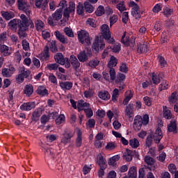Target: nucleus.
Masks as SVG:
<instances>
[{"mask_svg": "<svg viewBox=\"0 0 178 178\" xmlns=\"http://www.w3.org/2000/svg\"><path fill=\"white\" fill-rule=\"evenodd\" d=\"M21 19H13L10 21L8 23V27L13 31H16L17 30V24L19 27L18 35L19 38H26L27 37V33L26 31L29 30V26H31V27H34V23H33V20L29 19L27 17L24 15V14H22L20 15Z\"/></svg>", "mask_w": 178, "mask_h": 178, "instance_id": "nucleus-1", "label": "nucleus"}, {"mask_svg": "<svg viewBox=\"0 0 178 178\" xmlns=\"http://www.w3.org/2000/svg\"><path fill=\"white\" fill-rule=\"evenodd\" d=\"M148 123H149V116L148 115L146 114L143 118L140 115H136L134 118L133 127L134 130L138 131L141 130L143 124V126H147Z\"/></svg>", "mask_w": 178, "mask_h": 178, "instance_id": "nucleus-2", "label": "nucleus"}, {"mask_svg": "<svg viewBox=\"0 0 178 178\" xmlns=\"http://www.w3.org/2000/svg\"><path fill=\"white\" fill-rule=\"evenodd\" d=\"M100 33L103 38H104V40H106L108 44H113V42H115V39L112 38V33H111V29H109V26L108 24H104L102 25L100 28Z\"/></svg>", "mask_w": 178, "mask_h": 178, "instance_id": "nucleus-3", "label": "nucleus"}, {"mask_svg": "<svg viewBox=\"0 0 178 178\" xmlns=\"http://www.w3.org/2000/svg\"><path fill=\"white\" fill-rule=\"evenodd\" d=\"M78 40L81 44L83 45H91V38L90 33L86 30H80L77 31Z\"/></svg>", "mask_w": 178, "mask_h": 178, "instance_id": "nucleus-4", "label": "nucleus"}, {"mask_svg": "<svg viewBox=\"0 0 178 178\" xmlns=\"http://www.w3.org/2000/svg\"><path fill=\"white\" fill-rule=\"evenodd\" d=\"M92 56V52L91 51V49H88V47H85V49L79 53L77 55V58L79 62H87L90 58Z\"/></svg>", "mask_w": 178, "mask_h": 178, "instance_id": "nucleus-5", "label": "nucleus"}, {"mask_svg": "<svg viewBox=\"0 0 178 178\" xmlns=\"http://www.w3.org/2000/svg\"><path fill=\"white\" fill-rule=\"evenodd\" d=\"M18 9L24 12L26 15L30 16L31 15V8L27 0H17Z\"/></svg>", "mask_w": 178, "mask_h": 178, "instance_id": "nucleus-6", "label": "nucleus"}, {"mask_svg": "<svg viewBox=\"0 0 178 178\" xmlns=\"http://www.w3.org/2000/svg\"><path fill=\"white\" fill-rule=\"evenodd\" d=\"M54 59L57 63H59V65H65V67L67 69L70 67V62L69 61V58L63 57V54H62V53H57L54 56Z\"/></svg>", "mask_w": 178, "mask_h": 178, "instance_id": "nucleus-7", "label": "nucleus"}, {"mask_svg": "<svg viewBox=\"0 0 178 178\" xmlns=\"http://www.w3.org/2000/svg\"><path fill=\"white\" fill-rule=\"evenodd\" d=\"M92 48L95 54H98V52H99V49L102 50L105 48V42H104V40L102 38H97L93 42Z\"/></svg>", "mask_w": 178, "mask_h": 178, "instance_id": "nucleus-8", "label": "nucleus"}, {"mask_svg": "<svg viewBox=\"0 0 178 178\" xmlns=\"http://www.w3.org/2000/svg\"><path fill=\"white\" fill-rule=\"evenodd\" d=\"M121 42H122L125 47H133L136 45V37L131 36V39H129V36L126 35V32H124L122 37Z\"/></svg>", "mask_w": 178, "mask_h": 178, "instance_id": "nucleus-9", "label": "nucleus"}, {"mask_svg": "<svg viewBox=\"0 0 178 178\" xmlns=\"http://www.w3.org/2000/svg\"><path fill=\"white\" fill-rule=\"evenodd\" d=\"M128 5L130 8H132V16L136 19H140V17H141V14L140 13V7H138V5L134 1H130Z\"/></svg>", "mask_w": 178, "mask_h": 178, "instance_id": "nucleus-10", "label": "nucleus"}, {"mask_svg": "<svg viewBox=\"0 0 178 178\" xmlns=\"http://www.w3.org/2000/svg\"><path fill=\"white\" fill-rule=\"evenodd\" d=\"M72 137H73V134H72V131L65 129L63 134V136L60 140L62 144H64V145L69 144V143H70V140H72Z\"/></svg>", "mask_w": 178, "mask_h": 178, "instance_id": "nucleus-11", "label": "nucleus"}, {"mask_svg": "<svg viewBox=\"0 0 178 178\" xmlns=\"http://www.w3.org/2000/svg\"><path fill=\"white\" fill-rule=\"evenodd\" d=\"M168 131L169 133H173L176 134L177 133V121L176 120H172L170 124L168 125Z\"/></svg>", "mask_w": 178, "mask_h": 178, "instance_id": "nucleus-12", "label": "nucleus"}, {"mask_svg": "<svg viewBox=\"0 0 178 178\" xmlns=\"http://www.w3.org/2000/svg\"><path fill=\"white\" fill-rule=\"evenodd\" d=\"M15 72V67H9L8 68H3L1 70V74L3 77H10Z\"/></svg>", "mask_w": 178, "mask_h": 178, "instance_id": "nucleus-13", "label": "nucleus"}, {"mask_svg": "<svg viewBox=\"0 0 178 178\" xmlns=\"http://www.w3.org/2000/svg\"><path fill=\"white\" fill-rule=\"evenodd\" d=\"M163 117L167 120H170V119L173 118V114H172V111H170L169 108H168L166 106H163Z\"/></svg>", "mask_w": 178, "mask_h": 178, "instance_id": "nucleus-14", "label": "nucleus"}, {"mask_svg": "<svg viewBox=\"0 0 178 178\" xmlns=\"http://www.w3.org/2000/svg\"><path fill=\"white\" fill-rule=\"evenodd\" d=\"M34 108H35V102H34L24 103L20 106L22 111H31V109H34Z\"/></svg>", "mask_w": 178, "mask_h": 178, "instance_id": "nucleus-15", "label": "nucleus"}, {"mask_svg": "<svg viewBox=\"0 0 178 178\" xmlns=\"http://www.w3.org/2000/svg\"><path fill=\"white\" fill-rule=\"evenodd\" d=\"M76 138L75 140L76 147H81L83 144V135H82L81 131L77 129L76 131Z\"/></svg>", "mask_w": 178, "mask_h": 178, "instance_id": "nucleus-16", "label": "nucleus"}, {"mask_svg": "<svg viewBox=\"0 0 178 178\" xmlns=\"http://www.w3.org/2000/svg\"><path fill=\"white\" fill-rule=\"evenodd\" d=\"M0 51L3 56H9L12 54V49L5 44H0Z\"/></svg>", "mask_w": 178, "mask_h": 178, "instance_id": "nucleus-17", "label": "nucleus"}, {"mask_svg": "<svg viewBox=\"0 0 178 178\" xmlns=\"http://www.w3.org/2000/svg\"><path fill=\"white\" fill-rule=\"evenodd\" d=\"M86 108H90V104L84 102V100L78 101L76 109L79 112H80V111H85Z\"/></svg>", "mask_w": 178, "mask_h": 178, "instance_id": "nucleus-18", "label": "nucleus"}, {"mask_svg": "<svg viewBox=\"0 0 178 178\" xmlns=\"http://www.w3.org/2000/svg\"><path fill=\"white\" fill-rule=\"evenodd\" d=\"M98 97L103 101H108V99H111V94H109V92L106 90H102L99 92Z\"/></svg>", "mask_w": 178, "mask_h": 178, "instance_id": "nucleus-19", "label": "nucleus"}, {"mask_svg": "<svg viewBox=\"0 0 178 178\" xmlns=\"http://www.w3.org/2000/svg\"><path fill=\"white\" fill-rule=\"evenodd\" d=\"M54 35L56 36V38L60 41V42H62V44H67V38L65 37V35L60 33L59 31H55Z\"/></svg>", "mask_w": 178, "mask_h": 178, "instance_id": "nucleus-20", "label": "nucleus"}, {"mask_svg": "<svg viewBox=\"0 0 178 178\" xmlns=\"http://www.w3.org/2000/svg\"><path fill=\"white\" fill-rule=\"evenodd\" d=\"M97 163L100 168H106V160L104 159V155L102 154L97 155Z\"/></svg>", "mask_w": 178, "mask_h": 178, "instance_id": "nucleus-21", "label": "nucleus"}, {"mask_svg": "<svg viewBox=\"0 0 178 178\" xmlns=\"http://www.w3.org/2000/svg\"><path fill=\"white\" fill-rule=\"evenodd\" d=\"M122 178H137V168L134 166L131 167L128 171V177L125 176Z\"/></svg>", "mask_w": 178, "mask_h": 178, "instance_id": "nucleus-22", "label": "nucleus"}, {"mask_svg": "<svg viewBox=\"0 0 178 178\" xmlns=\"http://www.w3.org/2000/svg\"><path fill=\"white\" fill-rule=\"evenodd\" d=\"M70 62L74 69H79V67H80V62H79L77 57L75 56H71L70 57Z\"/></svg>", "mask_w": 178, "mask_h": 178, "instance_id": "nucleus-23", "label": "nucleus"}, {"mask_svg": "<svg viewBox=\"0 0 178 178\" xmlns=\"http://www.w3.org/2000/svg\"><path fill=\"white\" fill-rule=\"evenodd\" d=\"M118 65V58L115 56H111L108 59L107 66L109 69H113Z\"/></svg>", "mask_w": 178, "mask_h": 178, "instance_id": "nucleus-24", "label": "nucleus"}, {"mask_svg": "<svg viewBox=\"0 0 178 178\" xmlns=\"http://www.w3.org/2000/svg\"><path fill=\"white\" fill-rule=\"evenodd\" d=\"M163 137V134L162 133V130L161 129V128H157L154 135V140L156 141V143H159V141L162 140Z\"/></svg>", "mask_w": 178, "mask_h": 178, "instance_id": "nucleus-25", "label": "nucleus"}, {"mask_svg": "<svg viewBox=\"0 0 178 178\" xmlns=\"http://www.w3.org/2000/svg\"><path fill=\"white\" fill-rule=\"evenodd\" d=\"M24 92L25 95H27V97H30V95H32L34 92V88L33 87V85H26L24 89Z\"/></svg>", "mask_w": 178, "mask_h": 178, "instance_id": "nucleus-26", "label": "nucleus"}, {"mask_svg": "<svg viewBox=\"0 0 178 178\" xmlns=\"http://www.w3.org/2000/svg\"><path fill=\"white\" fill-rule=\"evenodd\" d=\"M1 16L6 20H10V19H13L15 17V13L12 11H1Z\"/></svg>", "mask_w": 178, "mask_h": 178, "instance_id": "nucleus-27", "label": "nucleus"}, {"mask_svg": "<svg viewBox=\"0 0 178 178\" xmlns=\"http://www.w3.org/2000/svg\"><path fill=\"white\" fill-rule=\"evenodd\" d=\"M83 6L86 13H92L95 10V8L88 1H86L83 3Z\"/></svg>", "mask_w": 178, "mask_h": 178, "instance_id": "nucleus-28", "label": "nucleus"}, {"mask_svg": "<svg viewBox=\"0 0 178 178\" xmlns=\"http://www.w3.org/2000/svg\"><path fill=\"white\" fill-rule=\"evenodd\" d=\"M148 51V47L147 46V43H145V42L139 44L138 45V49H137V51L139 54H144L145 52H147Z\"/></svg>", "mask_w": 178, "mask_h": 178, "instance_id": "nucleus-29", "label": "nucleus"}, {"mask_svg": "<svg viewBox=\"0 0 178 178\" xmlns=\"http://www.w3.org/2000/svg\"><path fill=\"white\" fill-rule=\"evenodd\" d=\"M123 156H124V159H125V161L130 162V161L133 160V151H131L129 149H127L124 153Z\"/></svg>", "mask_w": 178, "mask_h": 178, "instance_id": "nucleus-30", "label": "nucleus"}, {"mask_svg": "<svg viewBox=\"0 0 178 178\" xmlns=\"http://www.w3.org/2000/svg\"><path fill=\"white\" fill-rule=\"evenodd\" d=\"M37 94L41 95V97H45L48 95V90L44 86H39L36 90Z\"/></svg>", "mask_w": 178, "mask_h": 178, "instance_id": "nucleus-31", "label": "nucleus"}, {"mask_svg": "<svg viewBox=\"0 0 178 178\" xmlns=\"http://www.w3.org/2000/svg\"><path fill=\"white\" fill-rule=\"evenodd\" d=\"M168 101L170 104H178V93L176 92H172L170 96Z\"/></svg>", "mask_w": 178, "mask_h": 178, "instance_id": "nucleus-32", "label": "nucleus"}, {"mask_svg": "<svg viewBox=\"0 0 178 178\" xmlns=\"http://www.w3.org/2000/svg\"><path fill=\"white\" fill-rule=\"evenodd\" d=\"M119 159H120V156H119V155L113 156L109 159L108 165L113 167L116 166V163H118V161H119Z\"/></svg>", "mask_w": 178, "mask_h": 178, "instance_id": "nucleus-33", "label": "nucleus"}, {"mask_svg": "<svg viewBox=\"0 0 178 178\" xmlns=\"http://www.w3.org/2000/svg\"><path fill=\"white\" fill-rule=\"evenodd\" d=\"M125 116L127 118H129V119H133L134 117V112L133 111V109H131V106H127L125 108Z\"/></svg>", "mask_w": 178, "mask_h": 178, "instance_id": "nucleus-34", "label": "nucleus"}, {"mask_svg": "<svg viewBox=\"0 0 178 178\" xmlns=\"http://www.w3.org/2000/svg\"><path fill=\"white\" fill-rule=\"evenodd\" d=\"M60 87L62 90H70L73 87V83L70 82H60Z\"/></svg>", "mask_w": 178, "mask_h": 178, "instance_id": "nucleus-35", "label": "nucleus"}, {"mask_svg": "<svg viewBox=\"0 0 178 178\" xmlns=\"http://www.w3.org/2000/svg\"><path fill=\"white\" fill-rule=\"evenodd\" d=\"M133 98V93L131 92V90H128L125 93V98L123 101L124 105H127L129 104V101Z\"/></svg>", "mask_w": 178, "mask_h": 178, "instance_id": "nucleus-36", "label": "nucleus"}, {"mask_svg": "<svg viewBox=\"0 0 178 178\" xmlns=\"http://www.w3.org/2000/svg\"><path fill=\"white\" fill-rule=\"evenodd\" d=\"M41 57L44 60H48L49 58V48H48V46L44 47L43 52L41 53Z\"/></svg>", "mask_w": 178, "mask_h": 178, "instance_id": "nucleus-37", "label": "nucleus"}, {"mask_svg": "<svg viewBox=\"0 0 178 178\" xmlns=\"http://www.w3.org/2000/svg\"><path fill=\"white\" fill-rule=\"evenodd\" d=\"M84 6L83 5V3L81 2H79L78 3V6H76V13L79 15V16H83V15H84Z\"/></svg>", "mask_w": 178, "mask_h": 178, "instance_id": "nucleus-38", "label": "nucleus"}, {"mask_svg": "<svg viewBox=\"0 0 178 178\" xmlns=\"http://www.w3.org/2000/svg\"><path fill=\"white\" fill-rule=\"evenodd\" d=\"M35 26L36 30L38 31H41V30H42V29H44L45 24H44V22H42V21H41L40 19H37L35 22Z\"/></svg>", "mask_w": 178, "mask_h": 178, "instance_id": "nucleus-39", "label": "nucleus"}, {"mask_svg": "<svg viewBox=\"0 0 178 178\" xmlns=\"http://www.w3.org/2000/svg\"><path fill=\"white\" fill-rule=\"evenodd\" d=\"M62 9H58L56 10V12L52 15L53 18L57 22L58 20H60L62 19Z\"/></svg>", "mask_w": 178, "mask_h": 178, "instance_id": "nucleus-40", "label": "nucleus"}, {"mask_svg": "<svg viewBox=\"0 0 178 178\" xmlns=\"http://www.w3.org/2000/svg\"><path fill=\"white\" fill-rule=\"evenodd\" d=\"M129 145L131 148H138L140 147V141L137 138H133L129 140Z\"/></svg>", "mask_w": 178, "mask_h": 178, "instance_id": "nucleus-41", "label": "nucleus"}, {"mask_svg": "<svg viewBox=\"0 0 178 178\" xmlns=\"http://www.w3.org/2000/svg\"><path fill=\"white\" fill-rule=\"evenodd\" d=\"M116 8L120 12H124V10H127V8H126V3L123 1L118 3L116 5Z\"/></svg>", "mask_w": 178, "mask_h": 178, "instance_id": "nucleus-42", "label": "nucleus"}, {"mask_svg": "<svg viewBox=\"0 0 178 178\" xmlns=\"http://www.w3.org/2000/svg\"><path fill=\"white\" fill-rule=\"evenodd\" d=\"M86 26H89V27L95 29V27H97V22L92 18H88L86 20Z\"/></svg>", "mask_w": 178, "mask_h": 178, "instance_id": "nucleus-43", "label": "nucleus"}, {"mask_svg": "<svg viewBox=\"0 0 178 178\" xmlns=\"http://www.w3.org/2000/svg\"><path fill=\"white\" fill-rule=\"evenodd\" d=\"M115 148H116V143L115 142H108L105 147V149L107 151H112Z\"/></svg>", "mask_w": 178, "mask_h": 178, "instance_id": "nucleus-44", "label": "nucleus"}, {"mask_svg": "<svg viewBox=\"0 0 178 178\" xmlns=\"http://www.w3.org/2000/svg\"><path fill=\"white\" fill-rule=\"evenodd\" d=\"M152 80L153 84H159V83H161V76L155 73H153L152 76Z\"/></svg>", "mask_w": 178, "mask_h": 178, "instance_id": "nucleus-45", "label": "nucleus"}, {"mask_svg": "<svg viewBox=\"0 0 178 178\" xmlns=\"http://www.w3.org/2000/svg\"><path fill=\"white\" fill-rule=\"evenodd\" d=\"M105 13V8L102 6H99L95 11L96 16H102Z\"/></svg>", "mask_w": 178, "mask_h": 178, "instance_id": "nucleus-46", "label": "nucleus"}, {"mask_svg": "<svg viewBox=\"0 0 178 178\" xmlns=\"http://www.w3.org/2000/svg\"><path fill=\"white\" fill-rule=\"evenodd\" d=\"M168 88H169V83L165 80L161 82L159 87L160 91L168 90Z\"/></svg>", "mask_w": 178, "mask_h": 178, "instance_id": "nucleus-47", "label": "nucleus"}, {"mask_svg": "<svg viewBox=\"0 0 178 178\" xmlns=\"http://www.w3.org/2000/svg\"><path fill=\"white\" fill-rule=\"evenodd\" d=\"M48 45L50 47L51 52H58V48L56 47V42L55 41L52 40L49 42Z\"/></svg>", "mask_w": 178, "mask_h": 178, "instance_id": "nucleus-48", "label": "nucleus"}, {"mask_svg": "<svg viewBox=\"0 0 178 178\" xmlns=\"http://www.w3.org/2000/svg\"><path fill=\"white\" fill-rule=\"evenodd\" d=\"M119 98V89L115 88L113 90L112 101L116 102Z\"/></svg>", "mask_w": 178, "mask_h": 178, "instance_id": "nucleus-49", "label": "nucleus"}, {"mask_svg": "<svg viewBox=\"0 0 178 178\" xmlns=\"http://www.w3.org/2000/svg\"><path fill=\"white\" fill-rule=\"evenodd\" d=\"M44 154L47 156H50V158H54L55 154H54V149L49 147L44 149Z\"/></svg>", "mask_w": 178, "mask_h": 178, "instance_id": "nucleus-50", "label": "nucleus"}, {"mask_svg": "<svg viewBox=\"0 0 178 178\" xmlns=\"http://www.w3.org/2000/svg\"><path fill=\"white\" fill-rule=\"evenodd\" d=\"M163 13L166 17L170 16V15H172V13H173V10H172L170 8V7H169V6H165L163 8Z\"/></svg>", "mask_w": 178, "mask_h": 178, "instance_id": "nucleus-51", "label": "nucleus"}, {"mask_svg": "<svg viewBox=\"0 0 178 178\" xmlns=\"http://www.w3.org/2000/svg\"><path fill=\"white\" fill-rule=\"evenodd\" d=\"M65 115L61 114L56 119V124H62L65 122Z\"/></svg>", "mask_w": 178, "mask_h": 178, "instance_id": "nucleus-52", "label": "nucleus"}, {"mask_svg": "<svg viewBox=\"0 0 178 178\" xmlns=\"http://www.w3.org/2000/svg\"><path fill=\"white\" fill-rule=\"evenodd\" d=\"M64 33L66 34V35H67V37H74V33H73V30L71 28H65Z\"/></svg>", "mask_w": 178, "mask_h": 178, "instance_id": "nucleus-53", "label": "nucleus"}, {"mask_svg": "<svg viewBox=\"0 0 178 178\" xmlns=\"http://www.w3.org/2000/svg\"><path fill=\"white\" fill-rule=\"evenodd\" d=\"M71 12L72 15H74V11L76 10V3L74 1H70L69 3V7L67 8Z\"/></svg>", "mask_w": 178, "mask_h": 178, "instance_id": "nucleus-54", "label": "nucleus"}, {"mask_svg": "<svg viewBox=\"0 0 178 178\" xmlns=\"http://www.w3.org/2000/svg\"><path fill=\"white\" fill-rule=\"evenodd\" d=\"M162 10V4L157 3L152 8L153 13H159Z\"/></svg>", "mask_w": 178, "mask_h": 178, "instance_id": "nucleus-55", "label": "nucleus"}, {"mask_svg": "<svg viewBox=\"0 0 178 178\" xmlns=\"http://www.w3.org/2000/svg\"><path fill=\"white\" fill-rule=\"evenodd\" d=\"M145 162H146V163L149 165V166H152V165L155 163V160H154V159L149 157V156H146L145 157Z\"/></svg>", "mask_w": 178, "mask_h": 178, "instance_id": "nucleus-56", "label": "nucleus"}, {"mask_svg": "<svg viewBox=\"0 0 178 178\" xmlns=\"http://www.w3.org/2000/svg\"><path fill=\"white\" fill-rule=\"evenodd\" d=\"M168 170L170 172L172 175H175L176 172H177V168H176V165L173 163H171L168 165Z\"/></svg>", "mask_w": 178, "mask_h": 178, "instance_id": "nucleus-57", "label": "nucleus"}, {"mask_svg": "<svg viewBox=\"0 0 178 178\" xmlns=\"http://www.w3.org/2000/svg\"><path fill=\"white\" fill-rule=\"evenodd\" d=\"M111 48V47L108 46L107 47L106 49H104V51L102 54V59H105L108 58V56H109V52H110Z\"/></svg>", "mask_w": 178, "mask_h": 178, "instance_id": "nucleus-58", "label": "nucleus"}, {"mask_svg": "<svg viewBox=\"0 0 178 178\" xmlns=\"http://www.w3.org/2000/svg\"><path fill=\"white\" fill-rule=\"evenodd\" d=\"M120 49L121 45L119 43H115L112 47L113 52H115V54H118V52L120 51Z\"/></svg>", "mask_w": 178, "mask_h": 178, "instance_id": "nucleus-59", "label": "nucleus"}, {"mask_svg": "<svg viewBox=\"0 0 178 178\" xmlns=\"http://www.w3.org/2000/svg\"><path fill=\"white\" fill-rule=\"evenodd\" d=\"M22 48L24 51H29L30 49V43L27 42V40H22Z\"/></svg>", "mask_w": 178, "mask_h": 178, "instance_id": "nucleus-60", "label": "nucleus"}, {"mask_svg": "<svg viewBox=\"0 0 178 178\" xmlns=\"http://www.w3.org/2000/svg\"><path fill=\"white\" fill-rule=\"evenodd\" d=\"M83 95L85 98H91L94 95V90H89L84 92Z\"/></svg>", "mask_w": 178, "mask_h": 178, "instance_id": "nucleus-61", "label": "nucleus"}, {"mask_svg": "<svg viewBox=\"0 0 178 178\" xmlns=\"http://www.w3.org/2000/svg\"><path fill=\"white\" fill-rule=\"evenodd\" d=\"M84 111L87 118H91L94 115L92 110L90 107L85 108Z\"/></svg>", "mask_w": 178, "mask_h": 178, "instance_id": "nucleus-62", "label": "nucleus"}, {"mask_svg": "<svg viewBox=\"0 0 178 178\" xmlns=\"http://www.w3.org/2000/svg\"><path fill=\"white\" fill-rule=\"evenodd\" d=\"M143 101L147 106H151V105H152V99L149 97H145Z\"/></svg>", "mask_w": 178, "mask_h": 178, "instance_id": "nucleus-63", "label": "nucleus"}, {"mask_svg": "<svg viewBox=\"0 0 178 178\" xmlns=\"http://www.w3.org/2000/svg\"><path fill=\"white\" fill-rule=\"evenodd\" d=\"M99 65V60H92L89 62V66L90 67H97Z\"/></svg>", "mask_w": 178, "mask_h": 178, "instance_id": "nucleus-64", "label": "nucleus"}]
</instances>
